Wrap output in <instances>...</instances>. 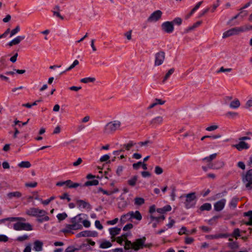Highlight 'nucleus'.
<instances>
[{
	"instance_id": "obj_1",
	"label": "nucleus",
	"mask_w": 252,
	"mask_h": 252,
	"mask_svg": "<svg viewBox=\"0 0 252 252\" xmlns=\"http://www.w3.org/2000/svg\"><path fill=\"white\" fill-rule=\"evenodd\" d=\"M82 217H87V215L80 214L71 218L70 221L71 223L66 224L62 231L64 233H70L73 234V230L81 229L82 228V225H81Z\"/></svg>"
},
{
	"instance_id": "obj_2",
	"label": "nucleus",
	"mask_w": 252,
	"mask_h": 252,
	"mask_svg": "<svg viewBox=\"0 0 252 252\" xmlns=\"http://www.w3.org/2000/svg\"><path fill=\"white\" fill-rule=\"evenodd\" d=\"M18 218H22L24 220H15L16 221L13 225V228L16 231H31L32 230V225L29 223H26V219L22 217H18Z\"/></svg>"
},
{
	"instance_id": "obj_3",
	"label": "nucleus",
	"mask_w": 252,
	"mask_h": 252,
	"mask_svg": "<svg viewBox=\"0 0 252 252\" xmlns=\"http://www.w3.org/2000/svg\"><path fill=\"white\" fill-rule=\"evenodd\" d=\"M252 27L250 25H245L240 27L232 28L223 33L222 38H226L231 35H236L241 32H245L250 30Z\"/></svg>"
},
{
	"instance_id": "obj_4",
	"label": "nucleus",
	"mask_w": 252,
	"mask_h": 252,
	"mask_svg": "<svg viewBox=\"0 0 252 252\" xmlns=\"http://www.w3.org/2000/svg\"><path fill=\"white\" fill-rule=\"evenodd\" d=\"M121 122L119 121H113L107 124L104 127L103 132L105 134H111L119 129L121 126Z\"/></svg>"
},
{
	"instance_id": "obj_5",
	"label": "nucleus",
	"mask_w": 252,
	"mask_h": 252,
	"mask_svg": "<svg viewBox=\"0 0 252 252\" xmlns=\"http://www.w3.org/2000/svg\"><path fill=\"white\" fill-rule=\"evenodd\" d=\"M186 201L185 202V207L189 209L194 207L196 204V195L195 192H191L186 195Z\"/></svg>"
},
{
	"instance_id": "obj_6",
	"label": "nucleus",
	"mask_w": 252,
	"mask_h": 252,
	"mask_svg": "<svg viewBox=\"0 0 252 252\" xmlns=\"http://www.w3.org/2000/svg\"><path fill=\"white\" fill-rule=\"evenodd\" d=\"M26 213L30 216L36 217H41L47 214L45 210L36 208H31L26 211Z\"/></svg>"
},
{
	"instance_id": "obj_7",
	"label": "nucleus",
	"mask_w": 252,
	"mask_h": 252,
	"mask_svg": "<svg viewBox=\"0 0 252 252\" xmlns=\"http://www.w3.org/2000/svg\"><path fill=\"white\" fill-rule=\"evenodd\" d=\"M242 181L248 189H251V185L252 184V169H250L245 174H243Z\"/></svg>"
},
{
	"instance_id": "obj_8",
	"label": "nucleus",
	"mask_w": 252,
	"mask_h": 252,
	"mask_svg": "<svg viewBox=\"0 0 252 252\" xmlns=\"http://www.w3.org/2000/svg\"><path fill=\"white\" fill-rule=\"evenodd\" d=\"M146 238L143 236L141 238H138L133 242V250L137 251L139 250L144 249V243L146 242Z\"/></svg>"
},
{
	"instance_id": "obj_9",
	"label": "nucleus",
	"mask_w": 252,
	"mask_h": 252,
	"mask_svg": "<svg viewBox=\"0 0 252 252\" xmlns=\"http://www.w3.org/2000/svg\"><path fill=\"white\" fill-rule=\"evenodd\" d=\"M247 139H250V138L244 136L240 138V141L237 144L233 145V147L236 148L238 151H242L244 149H248L250 147V145L244 141V140Z\"/></svg>"
},
{
	"instance_id": "obj_10",
	"label": "nucleus",
	"mask_w": 252,
	"mask_h": 252,
	"mask_svg": "<svg viewBox=\"0 0 252 252\" xmlns=\"http://www.w3.org/2000/svg\"><path fill=\"white\" fill-rule=\"evenodd\" d=\"M155 65L159 66L162 64L165 59V53L160 51L157 53L155 55Z\"/></svg>"
},
{
	"instance_id": "obj_11",
	"label": "nucleus",
	"mask_w": 252,
	"mask_h": 252,
	"mask_svg": "<svg viewBox=\"0 0 252 252\" xmlns=\"http://www.w3.org/2000/svg\"><path fill=\"white\" fill-rule=\"evenodd\" d=\"M162 14L160 10H157L151 14L147 20L149 22H156L161 18Z\"/></svg>"
},
{
	"instance_id": "obj_12",
	"label": "nucleus",
	"mask_w": 252,
	"mask_h": 252,
	"mask_svg": "<svg viewBox=\"0 0 252 252\" xmlns=\"http://www.w3.org/2000/svg\"><path fill=\"white\" fill-rule=\"evenodd\" d=\"M162 30L166 33H172L174 31V26L172 22L166 21L161 25Z\"/></svg>"
},
{
	"instance_id": "obj_13",
	"label": "nucleus",
	"mask_w": 252,
	"mask_h": 252,
	"mask_svg": "<svg viewBox=\"0 0 252 252\" xmlns=\"http://www.w3.org/2000/svg\"><path fill=\"white\" fill-rule=\"evenodd\" d=\"M226 200L225 199H222L214 204V210L219 212L221 211L224 207Z\"/></svg>"
},
{
	"instance_id": "obj_14",
	"label": "nucleus",
	"mask_w": 252,
	"mask_h": 252,
	"mask_svg": "<svg viewBox=\"0 0 252 252\" xmlns=\"http://www.w3.org/2000/svg\"><path fill=\"white\" fill-rule=\"evenodd\" d=\"M25 35H19L17 36L9 42L7 43V45L9 46H12L15 45L19 44L22 40L25 38Z\"/></svg>"
},
{
	"instance_id": "obj_15",
	"label": "nucleus",
	"mask_w": 252,
	"mask_h": 252,
	"mask_svg": "<svg viewBox=\"0 0 252 252\" xmlns=\"http://www.w3.org/2000/svg\"><path fill=\"white\" fill-rule=\"evenodd\" d=\"M163 118L161 116H158L154 119H153L151 122L150 124L152 125V127H157V126L161 125L163 122Z\"/></svg>"
},
{
	"instance_id": "obj_16",
	"label": "nucleus",
	"mask_w": 252,
	"mask_h": 252,
	"mask_svg": "<svg viewBox=\"0 0 252 252\" xmlns=\"http://www.w3.org/2000/svg\"><path fill=\"white\" fill-rule=\"evenodd\" d=\"M129 212L131 220L132 219H135L138 221H140L142 220V217L139 211H136L135 212L130 211Z\"/></svg>"
},
{
	"instance_id": "obj_17",
	"label": "nucleus",
	"mask_w": 252,
	"mask_h": 252,
	"mask_svg": "<svg viewBox=\"0 0 252 252\" xmlns=\"http://www.w3.org/2000/svg\"><path fill=\"white\" fill-rule=\"evenodd\" d=\"M43 243L39 240H36L33 243V250L35 252H41L43 250Z\"/></svg>"
},
{
	"instance_id": "obj_18",
	"label": "nucleus",
	"mask_w": 252,
	"mask_h": 252,
	"mask_svg": "<svg viewBox=\"0 0 252 252\" xmlns=\"http://www.w3.org/2000/svg\"><path fill=\"white\" fill-rule=\"evenodd\" d=\"M22 195V194L20 191H13L10 192L7 194V196L8 199H11L14 198H19L21 197Z\"/></svg>"
},
{
	"instance_id": "obj_19",
	"label": "nucleus",
	"mask_w": 252,
	"mask_h": 252,
	"mask_svg": "<svg viewBox=\"0 0 252 252\" xmlns=\"http://www.w3.org/2000/svg\"><path fill=\"white\" fill-rule=\"evenodd\" d=\"M121 230L120 228L117 227H112L109 229V232L112 238H114L116 235H118Z\"/></svg>"
},
{
	"instance_id": "obj_20",
	"label": "nucleus",
	"mask_w": 252,
	"mask_h": 252,
	"mask_svg": "<svg viewBox=\"0 0 252 252\" xmlns=\"http://www.w3.org/2000/svg\"><path fill=\"white\" fill-rule=\"evenodd\" d=\"M119 189L118 188H115L113 190H111L109 191H107L103 189L100 188L98 189V192H102L103 194H106L107 195H111L114 193H117L119 192Z\"/></svg>"
},
{
	"instance_id": "obj_21",
	"label": "nucleus",
	"mask_w": 252,
	"mask_h": 252,
	"mask_svg": "<svg viewBox=\"0 0 252 252\" xmlns=\"http://www.w3.org/2000/svg\"><path fill=\"white\" fill-rule=\"evenodd\" d=\"M77 204L78 207L80 208L90 209L91 208L90 204L89 203H88L83 200H78L77 201Z\"/></svg>"
},
{
	"instance_id": "obj_22",
	"label": "nucleus",
	"mask_w": 252,
	"mask_h": 252,
	"mask_svg": "<svg viewBox=\"0 0 252 252\" xmlns=\"http://www.w3.org/2000/svg\"><path fill=\"white\" fill-rule=\"evenodd\" d=\"M65 186L69 188H76L81 186L80 184L77 183H73L70 180L65 181Z\"/></svg>"
},
{
	"instance_id": "obj_23",
	"label": "nucleus",
	"mask_w": 252,
	"mask_h": 252,
	"mask_svg": "<svg viewBox=\"0 0 252 252\" xmlns=\"http://www.w3.org/2000/svg\"><path fill=\"white\" fill-rule=\"evenodd\" d=\"M165 103V101H163L160 99H156L148 107V109H152L158 104L162 105Z\"/></svg>"
},
{
	"instance_id": "obj_24",
	"label": "nucleus",
	"mask_w": 252,
	"mask_h": 252,
	"mask_svg": "<svg viewBox=\"0 0 252 252\" xmlns=\"http://www.w3.org/2000/svg\"><path fill=\"white\" fill-rule=\"evenodd\" d=\"M130 233H126L125 234H123L121 236H119L117 237V242L120 244H122L124 241H126L127 240V238L128 236L129 235Z\"/></svg>"
},
{
	"instance_id": "obj_25",
	"label": "nucleus",
	"mask_w": 252,
	"mask_h": 252,
	"mask_svg": "<svg viewBox=\"0 0 252 252\" xmlns=\"http://www.w3.org/2000/svg\"><path fill=\"white\" fill-rule=\"evenodd\" d=\"M138 180V176L136 175L133 176L127 180V184L131 187L135 186Z\"/></svg>"
},
{
	"instance_id": "obj_26",
	"label": "nucleus",
	"mask_w": 252,
	"mask_h": 252,
	"mask_svg": "<svg viewBox=\"0 0 252 252\" xmlns=\"http://www.w3.org/2000/svg\"><path fill=\"white\" fill-rule=\"evenodd\" d=\"M130 220H131L129 212H128L126 214L122 215L120 219V221L122 223H124L126 221Z\"/></svg>"
},
{
	"instance_id": "obj_27",
	"label": "nucleus",
	"mask_w": 252,
	"mask_h": 252,
	"mask_svg": "<svg viewBox=\"0 0 252 252\" xmlns=\"http://www.w3.org/2000/svg\"><path fill=\"white\" fill-rule=\"evenodd\" d=\"M112 245L110 242L107 240H104L100 243L99 248L101 249H107L110 248Z\"/></svg>"
},
{
	"instance_id": "obj_28",
	"label": "nucleus",
	"mask_w": 252,
	"mask_h": 252,
	"mask_svg": "<svg viewBox=\"0 0 252 252\" xmlns=\"http://www.w3.org/2000/svg\"><path fill=\"white\" fill-rule=\"evenodd\" d=\"M226 235L223 234H218L215 235H208L206 236L207 239H216L220 238L225 237Z\"/></svg>"
},
{
	"instance_id": "obj_29",
	"label": "nucleus",
	"mask_w": 252,
	"mask_h": 252,
	"mask_svg": "<svg viewBox=\"0 0 252 252\" xmlns=\"http://www.w3.org/2000/svg\"><path fill=\"white\" fill-rule=\"evenodd\" d=\"M136 145V143L134 142L133 141H129L127 143L125 144L122 146H123L125 150L127 151H129L131 147L134 146Z\"/></svg>"
},
{
	"instance_id": "obj_30",
	"label": "nucleus",
	"mask_w": 252,
	"mask_h": 252,
	"mask_svg": "<svg viewBox=\"0 0 252 252\" xmlns=\"http://www.w3.org/2000/svg\"><path fill=\"white\" fill-rule=\"evenodd\" d=\"M244 216L249 217V220L245 223L248 225H252V210H250L247 212L244 213Z\"/></svg>"
},
{
	"instance_id": "obj_31",
	"label": "nucleus",
	"mask_w": 252,
	"mask_h": 252,
	"mask_svg": "<svg viewBox=\"0 0 252 252\" xmlns=\"http://www.w3.org/2000/svg\"><path fill=\"white\" fill-rule=\"evenodd\" d=\"M240 105V101L238 99H236L232 101L229 104L230 108L232 109L238 108Z\"/></svg>"
},
{
	"instance_id": "obj_32",
	"label": "nucleus",
	"mask_w": 252,
	"mask_h": 252,
	"mask_svg": "<svg viewBox=\"0 0 252 252\" xmlns=\"http://www.w3.org/2000/svg\"><path fill=\"white\" fill-rule=\"evenodd\" d=\"M23 220L24 219H22V218H13V217H9V218H5V219H1V220H0V224L2 223H4L6 221H14L15 220Z\"/></svg>"
},
{
	"instance_id": "obj_33",
	"label": "nucleus",
	"mask_w": 252,
	"mask_h": 252,
	"mask_svg": "<svg viewBox=\"0 0 252 252\" xmlns=\"http://www.w3.org/2000/svg\"><path fill=\"white\" fill-rule=\"evenodd\" d=\"M18 166L21 168H28L31 166V164L28 161H23L18 164Z\"/></svg>"
},
{
	"instance_id": "obj_34",
	"label": "nucleus",
	"mask_w": 252,
	"mask_h": 252,
	"mask_svg": "<svg viewBox=\"0 0 252 252\" xmlns=\"http://www.w3.org/2000/svg\"><path fill=\"white\" fill-rule=\"evenodd\" d=\"M86 217H82V220H81V225L82 224L85 227L88 228L91 225V222L89 220L86 219Z\"/></svg>"
},
{
	"instance_id": "obj_35",
	"label": "nucleus",
	"mask_w": 252,
	"mask_h": 252,
	"mask_svg": "<svg viewBox=\"0 0 252 252\" xmlns=\"http://www.w3.org/2000/svg\"><path fill=\"white\" fill-rule=\"evenodd\" d=\"M145 200L142 197H135L134 198V204L137 206H140L144 204Z\"/></svg>"
},
{
	"instance_id": "obj_36",
	"label": "nucleus",
	"mask_w": 252,
	"mask_h": 252,
	"mask_svg": "<svg viewBox=\"0 0 252 252\" xmlns=\"http://www.w3.org/2000/svg\"><path fill=\"white\" fill-rule=\"evenodd\" d=\"M212 208V205L210 203H206L201 206L200 209L201 211H210Z\"/></svg>"
},
{
	"instance_id": "obj_37",
	"label": "nucleus",
	"mask_w": 252,
	"mask_h": 252,
	"mask_svg": "<svg viewBox=\"0 0 252 252\" xmlns=\"http://www.w3.org/2000/svg\"><path fill=\"white\" fill-rule=\"evenodd\" d=\"M217 163H220V166H213V165H209L208 167H205V166H203L202 167V169L206 171L208 169V168H212V169H219L220 168V167H222V166L223 165V164L222 162H218Z\"/></svg>"
},
{
	"instance_id": "obj_38",
	"label": "nucleus",
	"mask_w": 252,
	"mask_h": 252,
	"mask_svg": "<svg viewBox=\"0 0 252 252\" xmlns=\"http://www.w3.org/2000/svg\"><path fill=\"white\" fill-rule=\"evenodd\" d=\"M229 241H230L228 243V247L231 249H236L238 248V244L236 242L232 241L231 239H229Z\"/></svg>"
},
{
	"instance_id": "obj_39",
	"label": "nucleus",
	"mask_w": 252,
	"mask_h": 252,
	"mask_svg": "<svg viewBox=\"0 0 252 252\" xmlns=\"http://www.w3.org/2000/svg\"><path fill=\"white\" fill-rule=\"evenodd\" d=\"M90 230H85L78 233L76 236L78 238L82 237H90Z\"/></svg>"
},
{
	"instance_id": "obj_40",
	"label": "nucleus",
	"mask_w": 252,
	"mask_h": 252,
	"mask_svg": "<svg viewBox=\"0 0 252 252\" xmlns=\"http://www.w3.org/2000/svg\"><path fill=\"white\" fill-rule=\"evenodd\" d=\"M95 79L94 77H86L82 78L80 80V82L83 83H88L90 82H94Z\"/></svg>"
},
{
	"instance_id": "obj_41",
	"label": "nucleus",
	"mask_w": 252,
	"mask_h": 252,
	"mask_svg": "<svg viewBox=\"0 0 252 252\" xmlns=\"http://www.w3.org/2000/svg\"><path fill=\"white\" fill-rule=\"evenodd\" d=\"M124 248L125 250H133V242H131L130 241L126 240L125 241V245Z\"/></svg>"
},
{
	"instance_id": "obj_42",
	"label": "nucleus",
	"mask_w": 252,
	"mask_h": 252,
	"mask_svg": "<svg viewBox=\"0 0 252 252\" xmlns=\"http://www.w3.org/2000/svg\"><path fill=\"white\" fill-rule=\"evenodd\" d=\"M174 72V68H171L168 70L167 73L165 74L163 80L162 81L163 83H164L169 77Z\"/></svg>"
},
{
	"instance_id": "obj_43",
	"label": "nucleus",
	"mask_w": 252,
	"mask_h": 252,
	"mask_svg": "<svg viewBox=\"0 0 252 252\" xmlns=\"http://www.w3.org/2000/svg\"><path fill=\"white\" fill-rule=\"evenodd\" d=\"M217 157V154H213L210 155L209 157H205L202 159L203 161H207L208 162H210L214 159H215Z\"/></svg>"
},
{
	"instance_id": "obj_44",
	"label": "nucleus",
	"mask_w": 252,
	"mask_h": 252,
	"mask_svg": "<svg viewBox=\"0 0 252 252\" xmlns=\"http://www.w3.org/2000/svg\"><path fill=\"white\" fill-rule=\"evenodd\" d=\"M98 184V181L97 180H94L93 181H87L84 186H96Z\"/></svg>"
},
{
	"instance_id": "obj_45",
	"label": "nucleus",
	"mask_w": 252,
	"mask_h": 252,
	"mask_svg": "<svg viewBox=\"0 0 252 252\" xmlns=\"http://www.w3.org/2000/svg\"><path fill=\"white\" fill-rule=\"evenodd\" d=\"M67 217V215L65 213H60L57 215V218L60 221L65 220Z\"/></svg>"
},
{
	"instance_id": "obj_46",
	"label": "nucleus",
	"mask_w": 252,
	"mask_h": 252,
	"mask_svg": "<svg viewBox=\"0 0 252 252\" xmlns=\"http://www.w3.org/2000/svg\"><path fill=\"white\" fill-rule=\"evenodd\" d=\"M231 236L235 237L236 239H237V238L240 236V229L239 228H235L231 234Z\"/></svg>"
},
{
	"instance_id": "obj_47",
	"label": "nucleus",
	"mask_w": 252,
	"mask_h": 252,
	"mask_svg": "<svg viewBox=\"0 0 252 252\" xmlns=\"http://www.w3.org/2000/svg\"><path fill=\"white\" fill-rule=\"evenodd\" d=\"M220 217V216H214L212 218L208 220V223L211 225H213L217 222L218 219Z\"/></svg>"
},
{
	"instance_id": "obj_48",
	"label": "nucleus",
	"mask_w": 252,
	"mask_h": 252,
	"mask_svg": "<svg viewBox=\"0 0 252 252\" xmlns=\"http://www.w3.org/2000/svg\"><path fill=\"white\" fill-rule=\"evenodd\" d=\"M20 31V28L19 26H17L16 27L12 30L10 33V37H12L16 33H17Z\"/></svg>"
},
{
	"instance_id": "obj_49",
	"label": "nucleus",
	"mask_w": 252,
	"mask_h": 252,
	"mask_svg": "<svg viewBox=\"0 0 252 252\" xmlns=\"http://www.w3.org/2000/svg\"><path fill=\"white\" fill-rule=\"evenodd\" d=\"M150 219L152 220H156V221H157V222H158L160 219L162 220H164L165 219V217L163 215H162L159 217H154V216L151 215L150 216Z\"/></svg>"
},
{
	"instance_id": "obj_50",
	"label": "nucleus",
	"mask_w": 252,
	"mask_h": 252,
	"mask_svg": "<svg viewBox=\"0 0 252 252\" xmlns=\"http://www.w3.org/2000/svg\"><path fill=\"white\" fill-rule=\"evenodd\" d=\"M155 173L157 175H160L163 173V169L159 166H156L155 169Z\"/></svg>"
},
{
	"instance_id": "obj_51",
	"label": "nucleus",
	"mask_w": 252,
	"mask_h": 252,
	"mask_svg": "<svg viewBox=\"0 0 252 252\" xmlns=\"http://www.w3.org/2000/svg\"><path fill=\"white\" fill-rule=\"evenodd\" d=\"M237 204V200L236 198H233L229 203V206L235 208Z\"/></svg>"
},
{
	"instance_id": "obj_52",
	"label": "nucleus",
	"mask_w": 252,
	"mask_h": 252,
	"mask_svg": "<svg viewBox=\"0 0 252 252\" xmlns=\"http://www.w3.org/2000/svg\"><path fill=\"white\" fill-rule=\"evenodd\" d=\"M29 238V236L27 234H24L22 236H20L17 238V240L18 241H24L27 240Z\"/></svg>"
},
{
	"instance_id": "obj_53",
	"label": "nucleus",
	"mask_w": 252,
	"mask_h": 252,
	"mask_svg": "<svg viewBox=\"0 0 252 252\" xmlns=\"http://www.w3.org/2000/svg\"><path fill=\"white\" fill-rule=\"evenodd\" d=\"M60 198L61 199H67L68 202H69L71 200L67 193H64L63 195L60 196Z\"/></svg>"
},
{
	"instance_id": "obj_54",
	"label": "nucleus",
	"mask_w": 252,
	"mask_h": 252,
	"mask_svg": "<svg viewBox=\"0 0 252 252\" xmlns=\"http://www.w3.org/2000/svg\"><path fill=\"white\" fill-rule=\"evenodd\" d=\"M8 238L7 236L3 234H0V242H6L8 241Z\"/></svg>"
},
{
	"instance_id": "obj_55",
	"label": "nucleus",
	"mask_w": 252,
	"mask_h": 252,
	"mask_svg": "<svg viewBox=\"0 0 252 252\" xmlns=\"http://www.w3.org/2000/svg\"><path fill=\"white\" fill-rule=\"evenodd\" d=\"M37 183L36 182H32V183H26L25 186L27 187L30 188H35L37 186Z\"/></svg>"
},
{
	"instance_id": "obj_56",
	"label": "nucleus",
	"mask_w": 252,
	"mask_h": 252,
	"mask_svg": "<svg viewBox=\"0 0 252 252\" xmlns=\"http://www.w3.org/2000/svg\"><path fill=\"white\" fill-rule=\"evenodd\" d=\"M218 128V126L217 125L211 126L206 128V130L208 131H212L217 129Z\"/></svg>"
},
{
	"instance_id": "obj_57",
	"label": "nucleus",
	"mask_w": 252,
	"mask_h": 252,
	"mask_svg": "<svg viewBox=\"0 0 252 252\" xmlns=\"http://www.w3.org/2000/svg\"><path fill=\"white\" fill-rule=\"evenodd\" d=\"M110 158V156L108 155H104L101 157L100 158V161L101 162L106 161Z\"/></svg>"
},
{
	"instance_id": "obj_58",
	"label": "nucleus",
	"mask_w": 252,
	"mask_h": 252,
	"mask_svg": "<svg viewBox=\"0 0 252 252\" xmlns=\"http://www.w3.org/2000/svg\"><path fill=\"white\" fill-rule=\"evenodd\" d=\"M182 20L181 19V18H180L179 17H177V18H175L172 22V23H173L176 25H180L182 24Z\"/></svg>"
},
{
	"instance_id": "obj_59",
	"label": "nucleus",
	"mask_w": 252,
	"mask_h": 252,
	"mask_svg": "<svg viewBox=\"0 0 252 252\" xmlns=\"http://www.w3.org/2000/svg\"><path fill=\"white\" fill-rule=\"evenodd\" d=\"M95 226L99 230H101L103 229V226L100 223V221L98 220L95 221L94 222Z\"/></svg>"
},
{
	"instance_id": "obj_60",
	"label": "nucleus",
	"mask_w": 252,
	"mask_h": 252,
	"mask_svg": "<svg viewBox=\"0 0 252 252\" xmlns=\"http://www.w3.org/2000/svg\"><path fill=\"white\" fill-rule=\"evenodd\" d=\"M133 225L132 223L127 224L123 227V230L127 231L128 230L132 229L133 228Z\"/></svg>"
},
{
	"instance_id": "obj_61",
	"label": "nucleus",
	"mask_w": 252,
	"mask_h": 252,
	"mask_svg": "<svg viewBox=\"0 0 252 252\" xmlns=\"http://www.w3.org/2000/svg\"><path fill=\"white\" fill-rule=\"evenodd\" d=\"M194 241V239L192 237L185 238V242L186 244H191Z\"/></svg>"
},
{
	"instance_id": "obj_62",
	"label": "nucleus",
	"mask_w": 252,
	"mask_h": 252,
	"mask_svg": "<svg viewBox=\"0 0 252 252\" xmlns=\"http://www.w3.org/2000/svg\"><path fill=\"white\" fill-rule=\"evenodd\" d=\"M141 165H142V162L139 161L137 163H133L132 165V167H133V169H134L135 170H137L139 168V167L140 166H141Z\"/></svg>"
},
{
	"instance_id": "obj_63",
	"label": "nucleus",
	"mask_w": 252,
	"mask_h": 252,
	"mask_svg": "<svg viewBox=\"0 0 252 252\" xmlns=\"http://www.w3.org/2000/svg\"><path fill=\"white\" fill-rule=\"evenodd\" d=\"M199 228L205 232H209L211 230V228L206 226H201Z\"/></svg>"
},
{
	"instance_id": "obj_64",
	"label": "nucleus",
	"mask_w": 252,
	"mask_h": 252,
	"mask_svg": "<svg viewBox=\"0 0 252 252\" xmlns=\"http://www.w3.org/2000/svg\"><path fill=\"white\" fill-rule=\"evenodd\" d=\"M169 222L167 224V226L168 228H171L174 224L175 221L174 220L171 219V218H169Z\"/></svg>"
}]
</instances>
